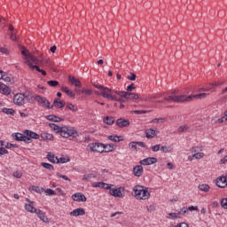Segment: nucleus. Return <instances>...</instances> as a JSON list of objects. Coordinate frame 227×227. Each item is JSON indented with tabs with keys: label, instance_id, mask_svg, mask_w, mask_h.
<instances>
[{
	"label": "nucleus",
	"instance_id": "f257e3e1",
	"mask_svg": "<svg viewBox=\"0 0 227 227\" xmlns=\"http://www.w3.org/2000/svg\"><path fill=\"white\" fill-rule=\"evenodd\" d=\"M133 192L137 200H148L150 198V192H148V188L142 185L134 186Z\"/></svg>",
	"mask_w": 227,
	"mask_h": 227
},
{
	"label": "nucleus",
	"instance_id": "f03ea898",
	"mask_svg": "<svg viewBox=\"0 0 227 227\" xmlns=\"http://www.w3.org/2000/svg\"><path fill=\"white\" fill-rule=\"evenodd\" d=\"M33 100H35V102L42 106L43 109H52V106L51 105V102L47 100V98H43L40 95H35L28 98L29 102H33Z\"/></svg>",
	"mask_w": 227,
	"mask_h": 227
},
{
	"label": "nucleus",
	"instance_id": "7ed1b4c3",
	"mask_svg": "<svg viewBox=\"0 0 227 227\" xmlns=\"http://www.w3.org/2000/svg\"><path fill=\"white\" fill-rule=\"evenodd\" d=\"M61 137H75L77 136V129L70 126H63L60 129Z\"/></svg>",
	"mask_w": 227,
	"mask_h": 227
},
{
	"label": "nucleus",
	"instance_id": "20e7f679",
	"mask_svg": "<svg viewBox=\"0 0 227 227\" xmlns=\"http://www.w3.org/2000/svg\"><path fill=\"white\" fill-rule=\"evenodd\" d=\"M87 148H90V152H98V153H104L106 148H107V145L102 143H91L88 145Z\"/></svg>",
	"mask_w": 227,
	"mask_h": 227
},
{
	"label": "nucleus",
	"instance_id": "39448f33",
	"mask_svg": "<svg viewBox=\"0 0 227 227\" xmlns=\"http://www.w3.org/2000/svg\"><path fill=\"white\" fill-rule=\"evenodd\" d=\"M101 90L103 91V93L101 94V97H103V98H108V100H116V96H113V94H111V89L107 87H103Z\"/></svg>",
	"mask_w": 227,
	"mask_h": 227
},
{
	"label": "nucleus",
	"instance_id": "423d86ee",
	"mask_svg": "<svg viewBox=\"0 0 227 227\" xmlns=\"http://www.w3.org/2000/svg\"><path fill=\"white\" fill-rule=\"evenodd\" d=\"M192 95L186 96L185 94H182L180 96H176V103L184 104V102H192Z\"/></svg>",
	"mask_w": 227,
	"mask_h": 227
},
{
	"label": "nucleus",
	"instance_id": "0eeeda50",
	"mask_svg": "<svg viewBox=\"0 0 227 227\" xmlns=\"http://www.w3.org/2000/svg\"><path fill=\"white\" fill-rule=\"evenodd\" d=\"M141 166H152V164H157V158L148 157L140 160Z\"/></svg>",
	"mask_w": 227,
	"mask_h": 227
},
{
	"label": "nucleus",
	"instance_id": "6e6552de",
	"mask_svg": "<svg viewBox=\"0 0 227 227\" xmlns=\"http://www.w3.org/2000/svg\"><path fill=\"white\" fill-rule=\"evenodd\" d=\"M24 98H26V96L22 93L16 94L13 98V103L16 106H24Z\"/></svg>",
	"mask_w": 227,
	"mask_h": 227
},
{
	"label": "nucleus",
	"instance_id": "1a4fd4ad",
	"mask_svg": "<svg viewBox=\"0 0 227 227\" xmlns=\"http://www.w3.org/2000/svg\"><path fill=\"white\" fill-rule=\"evenodd\" d=\"M91 185L94 188L99 187V189H106V191L111 189V184L104 183V182H94L91 184Z\"/></svg>",
	"mask_w": 227,
	"mask_h": 227
},
{
	"label": "nucleus",
	"instance_id": "9d476101",
	"mask_svg": "<svg viewBox=\"0 0 227 227\" xmlns=\"http://www.w3.org/2000/svg\"><path fill=\"white\" fill-rule=\"evenodd\" d=\"M72 200H74V201H77L78 203H81V201L84 202L86 201V196L81 192H76L74 194L72 195Z\"/></svg>",
	"mask_w": 227,
	"mask_h": 227
},
{
	"label": "nucleus",
	"instance_id": "9b49d317",
	"mask_svg": "<svg viewBox=\"0 0 227 227\" xmlns=\"http://www.w3.org/2000/svg\"><path fill=\"white\" fill-rule=\"evenodd\" d=\"M116 125L119 126L120 129H123L124 127H129V125H130V121L120 118L116 121Z\"/></svg>",
	"mask_w": 227,
	"mask_h": 227
},
{
	"label": "nucleus",
	"instance_id": "f8f14e48",
	"mask_svg": "<svg viewBox=\"0 0 227 227\" xmlns=\"http://www.w3.org/2000/svg\"><path fill=\"white\" fill-rule=\"evenodd\" d=\"M0 93H2V95H10L12 90L6 84L0 82Z\"/></svg>",
	"mask_w": 227,
	"mask_h": 227
},
{
	"label": "nucleus",
	"instance_id": "ddd939ff",
	"mask_svg": "<svg viewBox=\"0 0 227 227\" xmlns=\"http://www.w3.org/2000/svg\"><path fill=\"white\" fill-rule=\"evenodd\" d=\"M110 190L109 192L111 194V196H114V198H121L122 193H121V189L120 188H110L108 189Z\"/></svg>",
	"mask_w": 227,
	"mask_h": 227
},
{
	"label": "nucleus",
	"instance_id": "4468645a",
	"mask_svg": "<svg viewBox=\"0 0 227 227\" xmlns=\"http://www.w3.org/2000/svg\"><path fill=\"white\" fill-rule=\"evenodd\" d=\"M84 214H86V211H84V208L82 207H78L74 210H73L71 213H70V215H73L74 217H77L79 215H84Z\"/></svg>",
	"mask_w": 227,
	"mask_h": 227
},
{
	"label": "nucleus",
	"instance_id": "2eb2a0df",
	"mask_svg": "<svg viewBox=\"0 0 227 227\" xmlns=\"http://www.w3.org/2000/svg\"><path fill=\"white\" fill-rule=\"evenodd\" d=\"M25 136H27L30 137V139H40V135H38L37 133L31 131L29 129H26L24 131Z\"/></svg>",
	"mask_w": 227,
	"mask_h": 227
},
{
	"label": "nucleus",
	"instance_id": "dca6fc26",
	"mask_svg": "<svg viewBox=\"0 0 227 227\" xmlns=\"http://www.w3.org/2000/svg\"><path fill=\"white\" fill-rule=\"evenodd\" d=\"M37 217H39V219H41V221H43V223H49V218H47V216L45 215V213L40 209H37V211L35 212Z\"/></svg>",
	"mask_w": 227,
	"mask_h": 227
},
{
	"label": "nucleus",
	"instance_id": "f3484780",
	"mask_svg": "<svg viewBox=\"0 0 227 227\" xmlns=\"http://www.w3.org/2000/svg\"><path fill=\"white\" fill-rule=\"evenodd\" d=\"M133 175L135 176H141L143 175V166L137 165L133 168Z\"/></svg>",
	"mask_w": 227,
	"mask_h": 227
},
{
	"label": "nucleus",
	"instance_id": "a211bd4d",
	"mask_svg": "<svg viewBox=\"0 0 227 227\" xmlns=\"http://www.w3.org/2000/svg\"><path fill=\"white\" fill-rule=\"evenodd\" d=\"M69 82L73 84V86H75L76 88H81V81H79L77 78L69 75L68 76Z\"/></svg>",
	"mask_w": 227,
	"mask_h": 227
},
{
	"label": "nucleus",
	"instance_id": "6ab92c4d",
	"mask_svg": "<svg viewBox=\"0 0 227 227\" xmlns=\"http://www.w3.org/2000/svg\"><path fill=\"white\" fill-rule=\"evenodd\" d=\"M25 210L30 212V214H36L38 209L33 206V202H30L29 204H25Z\"/></svg>",
	"mask_w": 227,
	"mask_h": 227
},
{
	"label": "nucleus",
	"instance_id": "aec40b11",
	"mask_svg": "<svg viewBox=\"0 0 227 227\" xmlns=\"http://www.w3.org/2000/svg\"><path fill=\"white\" fill-rule=\"evenodd\" d=\"M147 139H153L154 136H157V130L153 129H147L145 130Z\"/></svg>",
	"mask_w": 227,
	"mask_h": 227
},
{
	"label": "nucleus",
	"instance_id": "412c9836",
	"mask_svg": "<svg viewBox=\"0 0 227 227\" xmlns=\"http://www.w3.org/2000/svg\"><path fill=\"white\" fill-rule=\"evenodd\" d=\"M3 80L5 82H12V78L6 74V72L0 70V81Z\"/></svg>",
	"mask_w": 227,
	"mask_h": 227
},
{
	"label": "nucleus",
	"instance_id": "4be33fe9",
	"mask_svg": "<svg viewBox=\"0 0 227 227\" xmlns=\"http://www.w3.org/2000/svg\"><path fill=\"white\" fill-rule=\"evenodd\" d=\"M41 137H42V139H43V141H52L54 139V136H52V134L47 133V132H43L41 134Z\"/></svg>",
	"mask_w": 227,
	"mask_h": 227
},
{
	"label": "nucleus",
	"instance_id": "5701e85b",
	"mask_svg": "<svg viewBox=\"0 0 227 227\" xmlns=\"http://www.w3.org/2000/svg\"><path fill=\"white\" fill-rule=\"evenodd\" d=\"M25 63L26 65H27V67H29L30 70H36V72L42 71V69H40V67H38L37 65H33V63L29 60H26Z\"/></svg>",
	"mask_w": 227,
	"mask_h": 227
},
{
	"label": "nucleus",
	"instance_id": "b1692460",
	"mask_svg": "<svg viewBox=\"0 0 227 227\" xmlns=\"http://www.w3.org/2000/svg\"><path fill=\"white\" fill-rule=\"evenodd\" d=\"M46 120H48L49 121H55L56 123L63 121V119L56 115H47Z\"/></svg>",
	"mask_w": 227,
	"mask_h": 227
},
{
	"label": "nucleus",
	"instance_id": "393cba45",
	"mask_svg": "<svg viewBox=\"0 0 227 227\" xmlns=\"http://www.w3.org/2000/svg\"><path fill=\"white\" fill-rule=\"evenodd\" d=\"M47 159L50 162H52V164H58V157H55L52 153H48Z\"/></svg>",
	"mask_w": 227,
	"mask_h": 227
},
{
	"label": "nucleus",
	"instance_id": "a878e982",
	"mask_svg": "<svg viewBox=\"0 0 227 227\" xmlns=\"http://www.w3.org/2000/svg\"><path fill=\"white\" fill-rule=\"evenodd\" d=\"M52 107H58L59 109H61L63 107H65V102L63 101H58V98H55L53 101V105H51Z\"/></svg>",
	"mask_w": 227,
	"mask_h": 227
},
{
	"label": "nucleus",
	"instance_id": "bb28decb",
	"mask_svg": "<svg viewBox=\"0 0 227 227\" xmlns=\"http://www.w3.org/2000/svg\"><path fill=\"white\" fill-rule=\"evenodd\" d=\"M139 98V96L136 93L128 92L126 100H137Z\"/></svg>",
	"mask_w": 227,
	"mask_h": 227
},
{
	"label": "nucleus",
	"instance_id": "cd10ccee",
	"mask_svg": "<svg viewBox=\"0 0 227 227\" xmlns=\"http://www.w3.org/2000/svg\"><path fill=\"white\" fill-rule=\"evenodd\" d=\"M108 139L113 141V143H120V141H121V137H119L118 135H111L108 136Z\"/></svg>",
	"mask_w": 227,
	"mask_h": 227
},
{
	"label": "nucleus",
	"instance_id": "c85d7f7f",
	"mask_svg": "<svg viewBox=\"0 0 227 227\" xmlns=\"http://www.w3.org/2000/svg\"><path fill=\"white\" fill-rule=\"evenodd\" d=\"M49 127H51V129L54 130L57 134H60L62 127H59L54 123H50Z\"/></svg>",
	"mask_w": 227,
	"mask_h": 227
},
{
	"label": "nucleus",
	"instance_id": "c756f323",
	"mask_svg": "<svg viewBox=\"0 0 227 227\" xmlns=\"http://www.w3.org/2000/svg\"><path fill=\"white\" fill-rule=\"evenodd\" d=\"M91 178H97V176H95V174H85L83 176H82V181L83 182H90V180Z\"/></svg>",
	"mask_w": 227,
	"mask_h": 227
},
{
	"label": "nucleus",
	"instance_id": "7c9ffc66",
	"mask_svg": "<svg viewBox=\"0 0 227 227\" xmlns=\"http://www.w3.org/2000/svg\"><path fill=\"white\" fill-rule=\"evenodd\" d=\"M104 122L106 125H113L114 123V117L106 116L104 118Z\"/></svg>",
	"mask_w": 227,
	"mask_h": 227
},
{
	"label": "nucleus",
	"instance_id": "2f4dec72",
	"mask_svg": "<svg viewBox=\"0 0 227 227\" xmlns=\"http://www.w3.org/2000/svg\"><path fill=\"white\" fill-rule=\"evenodd\" d=\"M199 189L203 192H208V191H210V186L208 184H202L199 185Z\"/></svg>",
	"mask_w": 227,
	"mask_h": 227
},
{
	"label": "nucleus",
	"instance_id": "473e14b6",
	"mask_svg": "<svg viewBox=\"0 0 227 227\" xmlns=\"http://www.w3.org/2000/svg\"><path fill=\"white\" fill-rule=\"evenodd\" d=\"M26 61H30V63H34L35 65H38V59H36L33 55H28V57L26 59Z\"/></svg>",
	"mask_w": 227,
	"mask_h": 227
},
{
	"label": "nucleus",
	"instance_id": "72a5a7b5",
	"mask_svg": "<svg viewBox=\"0 0 227 227\" xmlns=\"http://www.w3.org/2000/svg\"><path fill=\"white\" fill-rule=\"evenodd\" d=\"M131 113L134 114H147V113H152V110H133Z\"/></svg>",
	"mask_w": 227,
	"mask_h": 227
},
{
	"label": "nucleus",
	"instance_id": "f704fd0d",
	"mask_svg": "<svg viewBox=\"0 0 227 227\" xmlns=\"http://www.w3.org/2000/svg\"><path fill=\"white\" fill-rule=\"evenodd\" d=\"M114 93H115V95H119V97H121V98H124L125 100H127V91H120V90H115L114 91Z\"/></svg>",
	"mask_w": 227,
	"mask_h": 227
},
{
	"label": "nucleus",
	"instance_id": "c9c22d12",
	"mask_svg": "<svg viewBox=\"0 0 227 227\" xmlns=\"http://www.w3.org/2000/svg\"><path fill=\"white\" fill-rule=\"evenodd\" d=\"M41 166H43V168H44L45 169H49L50 171H52L54 169V166L50 163L42 162Z\"/></svg>",
	"mask_w": 227,
	"mask_h": 227
},
{
	"label": "nucleus",
	"instance_id": "e433bc0d",
	"mask_svg": "<svg viewBox=\"0 0 227 227\" xmlns=\"http://www.w3.org/2000/svg\"><path fill=\"white\" fill-rule=\"evenodd\" d=\"M47 84L49 86H51V88H56V86L59 85V82L56 81V80H51L47 82Z\"/></svg>",
	"mask_w": 227,
	"mask_h": 227
},
{
	"label": "nucleus",
	"instance_id": "4c0bfd02",
	"mask_svg": "<svg viewBox=\"0 0 227 227\" xmlns=\"http://www.w3.org/2000/svg\"><path fill=\"white\" fill-rule=\"evenodd\" d=\"M24 134L21 133H16L15 136H13L15 141H24Z\"/></svg>",
	"mask_w": 227,
	"mask_h": 227
},
{
	"label": "nucleus",
	"instance_id": "58836bf2",
	"mask_svg": "<svg viewBox=\"0 0 227 227\" xmlns=\"http://www.w3.org/2000/svg\"><path fill=\"white\" fill-rule=\"evenodd\" d=\"M129 146L130 150H133L135 152H137L139 150V148H137V142H130L129 144Z\"/></svg>",
	"mask_w": 227,
	"mask_h": 227
},
{
	"label": "nucleus",
	"instance_id": "ea45409f",
	"mask_svg": "<svg viewBox=\"0 0 227 227\" xmlns=\"http://www.w3.org/2000/svg\"><path fill=\"white\" fill-rule=\"evenodd\" d=\"M2 112L5 114H15V110H13V108H3Z\"/></svg>",
	"mask_w": 227,
	"mask_h": 227
},
{
	"label": "nucleus",
	"instance_id": "a19ab883",
	"mask_svg": "<svg viewBox=\"0 0 227 227\" xmlns=\"http://www.w3.org/2000/svg\"><path fill=\"white\" fill-rule=\"evenodd\" d=\"M165 100L168 102H176V95L171 94L170 96L165 97Z\"/></svg>",
	"mask_w": 227,
	"mask_h": 227
},
{
	"label": "nucleus",
	"instance_id": "79ce46f5",
	"mask_svg": "<svg viewBox=\"0 0 227 227\" xmlns=\"http://www.w3.org/2000/svg\"><path fill=\"white\" fill-rule=\"evenodd\" d=\"M32 191H35V192H38L39 194H42V192H44L45 189L41 188L39 186H32Z\"/></svg>",
	"mask_w": 227,
	"mask_h": 227
},
{
	"label": "nucleus",
	"instance_id": "37998d69",
	"mask_svg": "<svg viewBox=\"0 0 227 227\" xmlns=\"http://www.w3.org/2000/svg\"><path fill=\"white\" fill-rule=\"evenodd\" d=\"M44 192L47 196H56V192L52 189H46Z\"/></svg>",
	"mask_w": 227,
	"mask_h": 227
},
{
	"label": "nucleus",
	"instance_id": "c03bdc74",
	"mask_svg": "<svg viewBox=\"0 0 227 227\" xmlns=\"http://www.w3.org/2000/svg\"><path fill=\"white\" fill-rule=\"evenodd\" d=\"M107 148L105 149V153H107L108 152H113L114 150V144H109L106 145Z\"/></svg>",
	"mask_w": 227,
	"mask_h": 227
},
{
	"label": "nucleus",
	"instance_id": "a18cd8bd",
	"mask_svg": "<svg viewBox=\"0 0 227 227\" xmlns=\"http://www.w3.org/2000/svg\"><path fill=\"white\" fill-rule=\"evenodd\" d=\"M68 162V160L65 157L57 158V164H67Z\"/></svg>",
	"mask_w": 227,
	"mask_h": 227
},
{
	"label": "nucleus",
	"instance_id": "49530a36",
	"mask_svg": "<svg viewBox=\"0 0 227 227\" xmlns=\"http://www.w3.org/2000/svg\"><path fill=\"white\" fill-rule=\"evenodd\" d=\"M207 95H208V94H207V93H200V94L192 95V98H200V99H201V98H205V97H207Z\"/></svg>",
	"mask_w": 227,
	"mask_h": 227
},
{
	"label": "nucleus",
	"instance_id": "de8ad7c7",
	"mask_svg": "<svg viewBox=\"0 0 227 227\" xmlns=\"http://www.w3.org/2000/svg\"><path fill=\"white\" fill-rule=\"evenodd\" d=\"M192 157L197 160L203 159L205 157V153H197L193 154Z\"/></svg>",
	"mask_w": 227,
	"mask_h": 227
},
{
	"label": "nucleus",
	"instance_id": "09e8293b",
	"mask_svg": "<svg viewBox=\"0 0 227 227\" xmlns=\"http://www.w3.org/2000/svg\"><path fill=\"white\" fill-rule=\"evenodd\" d=\"M169 219H180V215L178 213H169Z\"/></svg>",
	"mask_w": 227,
	"mask_h": 227
},
{
	"label": "nucleus",
	"instance_id": "8fccbe9b",
	"mask_svg": "<svg viewBox=\"0 0 227 227\" xmlns=\"http://www.w3.org/2000/svg\"><path fill=\"white\" fill-rule=\"evenodd\" d=\"M227 121V110L224 112V116L217 120V123H224Z\"/></svg>",
	"mask_w": 227,
	"mask_h": 227
},
{
	"label": "nucleus",
	"instance_id": "3c124183",
	"mask_svg": "<svg viewBox=\"0 0 227 227\" xmlns=\"http://www.w3.org/2000/svg\"><path fill=\"white\" fill-rule=\"evenodd\" d=\"M21 54L25 57V59L31 55V53H29V51H27L26 48L22 49Z\"/></svg>",
	"mask_w": 227,
	"mask_h": 227
},
{
	"label": "nucleus",
	"instance_id": "603ef678",
	"mask_svg": "<svg viewBox=\"0 0 227 227\" xmlns=\"http://www.w3.org/2000/svg\"><path fill=\"white\" fill-rule=\"evenodd\" d=\"M160 150L163 153H169V152H171V149H169V147L168 146H161V147L160 146Z\"/></svg>",
	"mask_w": 227,
	"mask_h": 227
},
{
	"label": "nucleus",
	"instance_id": "864d4df0",
	"mask_svg": "<svg viewBox=\"0 0 227 227\" xmlns=\"http://www.w3.org/2000/svg\"><path fill=\"white\" fill-rule=\"evenodd\" d=\"M221 207L222 208H224L225 210L227 209V199H222L221 200Z\"/></svg>",
	"mask_w": 227,
	"mask_h": 227
},
{
	"label": "nucleus",
	"instance_id": "5fc2aeb1",
	"mask_svg": "<svg viewBox=\"0 0 227 227\" xmlns=\"http://www.w3.org/2000/svg\"><path fill=\"white\" fill-rule=\"evenodd\" d=\"M187 212H189L188 208L183 207L179 212H177V214H179V217H180V215H185Z\"/></svg>",
	"mask_w": 227,
	"mask_h": 227
},
{
	"label": "nucleus",
	"instance_id": "6e6d98bb",
	"mask_svg": "<svg viewBox=\"0 0 227 227\" xmlns=\"http://www.w3.org/2000/svg\"><path fill=\"white\" fill-rule=\"evenodd\" d=\"M66 94L67 95V97H70L71 98H74L75 97V93H74V91H72V90L70 89L66 90Z\"/></svg>",
	"mask_w": 227,
	"mask_h": 227
},
{
	"label": "nucleus",
	"instance_id": "4d7b16f0",
	"mask_svg": "<svg viewBox=\"0 0 227 227\" xmlns=\"http://www.w3.org/2000/svg\"><path fill=\"white\" fill-rule=\"evenodd\" d=\"M57 176H59V178H62L63 180H67V182H70V178H68V176L62 175L59 172L57 173Z\"/></svg>",
	"mask_w": 227,
	"mask_h": 227
},
{
	"label": "nucleus",
	"instance_id": "13d9d810",
	"mask_svg": "<svg viewBox=\"0 0 227 227\" xmlns=\"http://www.w3.org/2000/svg\"><path fill=\"white\" fill-rule=\"evenodd\" d=\"M82 93H84V95H93V90H88V89H82Z\"/></svg>",
	"mask_w": 227,
	"mask_h": 227
},
{
	"label": "nucleus",
	"instance_id": "bf43d9fd",
	"mask_svg": "<svg viewBox=\"0 0 227 227\" xmlns=\"http://www.w3.org/2000/svg\"><path fill=\"white\" fill-rule=\"evenodd\" d=\"M24 143H27V145H29V143H32L33 140H31V137H27V135H25L23 137Z\"/></svg>",
	"mask_w": 227,
	"mask_h": 227
},
{
	"label": "nucleus",
	"instance_id": "052dcab7",
	"mask_svg": "<svg viewBox=\"0 0 227 227\" xmlns=\"http://www.w3.org/2000/svg\"><path fill=\"white\" fill-rule=\"evenodd\" d=\"M187 129H189V128L187 127V125L180 126V127L178 128V132H186Z\"/></svg>",
	"mask_w": 227,
	"mask_h": 227
},
{
	"label": "nucleus",
	"instance_id": "680f3d73",
	"mask_svg": "<svg viewBox=\"0 0 227 227\" xmlns=\"http://www.w3.org/2000/svg\"><path fill=\"white\" fill-rule=\"evenodd\" d=\"M136 77H137L136 74L130 73V75H128L127 79H129V81H136Z\"/></svg>",
	"mask_w": 227,
	"mask_h": 227
},
{
	"label": "nucleus",
	"instance_id": "e2e57ef3",
	"mask_svg": "<svg viewBox=\"0 0 227 227\" xmlns=\"http://www.w3.org/2000/svg\"><path fill=\"white\" fill-rule=\"evenodd\" d=\"M67 109H70V111H74V113H75V111H77V108H75V106H74V104H72V103L67 105Z\"/></svg>",
	"mask_w": 227,
	"mask_h": 227
},
{
	"label": "nucleus",
	"instance_id": "0e129e2a",
	"mask_svg": "<svg viewBox=\"0 0 227 227\" xmlns=\"http://www.w3.org/2000/svg\"><path fill=\"white\" fill-rule=\"evenodd\" d=\"M6 153H8V150H6L4 147H0V156L6 155Z\"/></svg>",
	"mask_w": 227,
	"mask_h": 227
},
{
	"label": "nucleus",
	"instance_id": "69168bd1",
	"mask_svg": "<svg viewBox=\"0 0 227 227\" xmlns=\"http://www.w3.org/2000/svg\"><path fill=\"white\" fill-rule=\"evenodd\" d=\"M13 176H15V178H20L22 176V173L17 170L13 173Z\"/></svg>",
	"mask_w": 227,
	"mask_h": 227
},
{
	"label": "nucleus",
	"instance_id": "338daca9",
	"mask_svg": "<svg viewBox=\"0 0 227 227\" xmlns=\"http://www.w3.org/2000/svg\"><path fill=\"white\" fill-rule=\"evenodd\" d=\"M153 152H159L160 150V145H156L152 147Z\"/></svg>",
	"mask_w": 227,
	"mask_h": 227
},
{
	"label": "nucleus",
	"instance_id": "774afa93",
	"mask_svg": "<svg viewBox=\"0 0 227 227\" xmlns=\"http://www.w3.org/2000/svg\"><path fill=\"white\" fill-rule=\"evenodd\" d=\"M176 227H189V224H187L186 223H181L177 224Z\"/></svg>",
	"mask_w": 227,
	"mask_h": 227
}]
</instances>
